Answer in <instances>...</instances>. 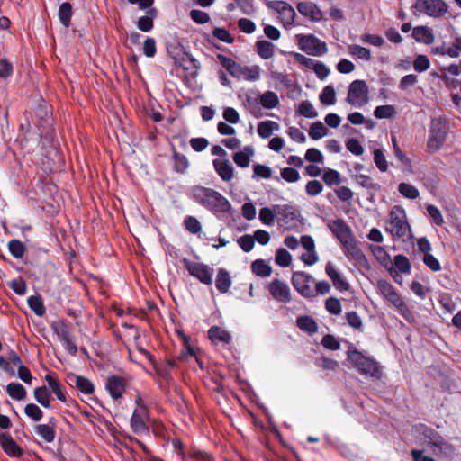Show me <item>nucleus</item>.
<instances>
[{
  "instance_id": "f257e3e1",
  "label": "nucleus",
  "mask_w": 461,
  "mask_h": 461,
  "mask_svg": "<svg viewBox=\"0 0 461 461\" xmlns=\"http://www.w3.org/2000/svg\"><path fill=\"white\" fill-rule=\"evenodd\" d=\"M193 199L200 205L206 208L212 213H226L228 212L231 205L228 199L224 197L220 192L196 185L192 189Z\"/></svg>"
},
{
  "instance_id": "f03ea898",
  "label": "nucleus",
  "mask_w": 461,
  "mask_h": 461,
  "mask_svg": "<svg viewBox=\"0 0 461 461\" xmlns=\"http://www.w3.org/2000/svg\"><path fill=\"white\" fill-rule=\"evenodd\" d=\"M294 288L304 298H314L330 292V285L327 281L316 282L308 273L303 271L294 272L291 278Z\"/></svg>"
},
{
  "instance_id": "7ed1b4c3",
  "label": "nucleus",
  "mask_w": 461,
  "mask_h": 461,
  "mask_svg": "<svg viewBox=\"0 0 461 461\" xmlns=\"http://www.w3.org/2000/svg\"><path fill=\"white\" fill-rule=\"evenodd\" d=\"M348 361L360 374L379 380L382 377V368L378 362L365 356L355 346L348 341Z\"/></svg>"
},
{
  "instance_id": "20e7f679",
  "label": "nucleus",
  "mask_w": 461,
  "mask_h": 461,
  "mask_svg": "<svg viewBox=\"0 0 461 461\" xmlns=\"http://www.w3.org/2000/svg\"><path fill=\"white\" fill-rule=\"evenodd\" d=\"M376 290L408 322L412 323L415 321L414 315L392 284L386 280L380 279L376 283Z\"/></svg>"
},
{
  "instance_id": "39448f33",
  "label": "nucleus",
  "mask_w": 461,
  "mask_h": 461,
  "mask_svg": "<svg viewBox=\"0 0 461 461\" xmlns=\"http://www.w3.org/2000/svg\"><path fill=\"white\" fill-rule=\"evenodd\" d=\"M416 428L417 431L428 439V443L430 445V448L435 455H442L445 457H448L454 453V447L447 443L433 429L429 428L424 424H420Z\"/></svg>"
},
{
  "instance_id": "423d86ee",
  "label": "nucleus",
  "mask_w": 461,
  "mask_h": 461,
  "mask_svg": "<svg viewBox=\"0 0 461 461\" xmlns=\"http://www.w3.org/2000/svg\"><path fill=\"white\" fill-rule=\"evenodd\" d=\"M386 231L396 238H404L411 232L405 211L401 206L396 205L391 210Z\"/></svg>"
},
{
  "instance_id": "0eeeda50",
  "label": "nucleus",
  "mask_w": 461,
  "mask_h": 461,
  "mask_svg": "<svg viewBox=\"0 0 461 461\" xmlns=\"http://www.w3.org/2000/svg\"><path fill=\"white\" fill-rule=\"evenodd\" d=\"M447 135V126L441 119H433L429 130V137L427 142L429 153H435L445 143Z\"/></svg>"
},
{
  "instance_id": "6e6552de",
  "label": "nucleus",
  "mask_w": 461,
  "mask_h": 461,
  "mask_svg": "<svg viewBox=\"0 0 461 461\" xmlns=\"http://www.w3.org/2000/svg\"><path fill=\"white\" fill-rule=\"evenodd\" d=\"M182 262L190 276L203 285H211L212 284L213 268L203 263L191 261L186 258H184Z\"/></svg>"
},
{
  "instance_id": "1a4fd4ad",
  "label": "nucleus",
  "mask_w": 461,
  "mask_h": 461,
  "mask_svg": "<svg viewBox=\"0 0 461 461\" xmlns=\"http://www.w3.org/2000/svg\"><path fill=\"white\" fill-rule=\"evenodd\" d=\"M412 8L430 17H441L447 12V5L443 0H417Z\"/></svg>"
},
{
  "instance_id": "9d476101",
  "label": "nucleus",
  "mask_w": 461,
  "mask_h": 461,
  "mask_svg": "<svg viewBox=\"0 0 461 461\" xmlns=\"http://www.w3.org/2000/svg\"><path fill=\"white\" fill-rule=\"evenodd\" d=\"M299 48L305 53L312 56H321L326 53L327 47L325 42L312 34L296 36Z\"/></svg>"
},
{
  "instance_id": "9b49d317",
  "label": "nucleus",
  "mask_w": 461,
  "mask_h": 461,
  "mask_svg": "<svg viewBox=\"0 0 461 461\" xmlns=\"http://www.w3.org/2000/svg\"><path fill=\"white\" fill-rule=\"evenodd\" d=\"M368 102V87L364 80L353 81L348 90V103L361 107Z\"/></svg>"
},
{
  "instance_id": "f8f14e48",
  "label": "nucleus",
  "mask_w": 461,
  "mask_h": 461,
  "mask_svg": "<svg viewBox=\"0 0 461 461\" xmlns=\"http://www.w3.org/2000/svg\"><path fill=\"white\" fill-rule=\"evenodd\" d=\"M266 5L279 14L280 21L285 28L294 24L296 14L290 4L285 1L275 0L267 1Z\"/></svg>"
},
{
  "instance_id": "ddd939ff",
  "label": "nucleus",
  "mask_w": 461,
  "mask_h": 461,
  "mask_svg": "<svg viewBox=\"0 0 461 461\" xmlns=\"http://www.w3.org/2000/svg\"><path fill=\"white\" fill-rule=\"evenodd\" d=\"M149 417L148 408L140 407V409H135L131 418V428L132 431L138 435H149Z\"/></svg>"
},
{
  "instance_id": "4468645a",
  "label": "nucleus",
  "mask_w": 461,
  "mask_h": 461,
  "mask_svg": "<svg viewBox=\"0 0 461 461\" xmlns=\"http://www.w3.org/2000/svg\"><path fill=\"white\" fill-rule=\"evenodd\" d=\"M267 291L276 302L286 303L292 300L290 287L285 282L278 278L273 279L268 284Z\"/></svg>"
},
{
  "instance_id": "2eb2a0df",
  "label": "nucleus",
  "mask_w": 461,
  "mask_h": 461,
  "mask_svg": "<svg viewBox=\"0 0 461 461\" xmlns=\"http://www.w3.org/2000/svg\"><path fill=\"white\" fill-rule=\"evenodd\" d=\"M128 383V378L113 375L107 378L105 388L113 400H119L123 396Z\"/></svg>"
},
{
  "instance_id": "dca6fc26",
  "label": "nucleus",
  "mask_w": 461,
  "mask_h": 461,
  "mask_svg": "<svg viewBox=\"0 0 461 461\" xmlns=\"http://www.w3.org/2000/svg\"><path fill=\"white\" fill-rule=\"evenodd\" d=\"M172 446L176 452L178 454V457L181 459L190 458L196 461H209L211 456L205 451L200 449H189L187 453L184 449V444L178 438L172 439Z\"/></svg>"
},
{
  "instance_id": "f3484780",
  "label": "nucleus",
  "mask_w": 461,
  "mask_h": 461,
  "mask_svg": "<svg viewBox=\"0 0 461 461\" xmlns=\"http://www.w3.org/2000/svg\"><path fill=\"white\" fill-rule=\"evenodd\" d=\"M298 12L311 22L317 23L322 20L323 14L320 7L313 2L303 1L297 4Z\"/></svg>"
},
{
  "instance_id": "a211bd4d",
  "label": "nucleus",
  "mask_w": 461,
  "mask_h": 461,
  "mask_svg": "<svg viewBox=\"0 0 461 461\" xmlns=\"http://www.w3.org/2000/svg\"><path fill=\"white\" fill-rule=\"evenodd\" d=\"M356 261V265L362 268H368V262L362 250L355 244L351 238V231L348 228V258Z\"/></svg>"
},
{
  "instance_id": "6ab92c4d",
  "label": "nucleus",
  "mask_w": 461,
  "mask_h": 461,
  "mask_svg": "<svg viewBox=\"0 0 461 461\" xmlns=\"http://www.w3.org/2000/svg\"><path fill=\"white\" fill-rule=\"evenodd\" d=\"M207 337L214 345L221 344L222 346H227L232 341L231 334L217 325H213L208 330Z\"/></svg>"
},
{
  "instance_id": "aec40b11",
  "label": "nucleus",
  "mask_w": 461,
  "mask_h": 461,
  "mask_svg": "<svg viewBox=\"0 0 461 461\" xmlns=\"http://www.w3.org/2000/svg\"><path fill=\"white\" fill-rule=\"evenodd\" d=\"M274 211L277 216V221L281 224H287L294 221L299 216L298 211L291 205H276Z\"/></svg>"
},
{
  "instance_id": "412c9836",
  "label": "nucleus",
  "mask_w": 461,
  "mask_h": 461,
  "mask_svg": "<svg viewBox=\"0 0 461 461\" xmlns=\"http://www.w3.org/2000/svg\"><path fill=\"white\" fill-rule=\"evenodd\" d=\"M213 167L219 176L224 182H229L233 178V167L228 159H214L212 161Z\"/></svg>"
},
{
  "instance_id": "4be33fe9",
  "label": "nucleus",
  "mask_w": 461,
  "mask_h": 461,
  "mask_svg": "<svg viewBox=\"0 0 461 461\" xmlns=\"http://www.w3.org/2000/svg\"><path fill=\"white\" fill-rule=\"evenodd\" d=\"M0 443L4 451L11 457H19L22 455L21 447L10 435L5 433L1 434Z\"/></svg>"
},
{
  "instance_id": "5701e85b",
  "label": "nucleus",
  "mask_w": 461,
  "mask_h": 461,
  "mask_svg": "<svg viewBox=\"0 0 461 461\" xmlns=\"http://www.w3.org/2000/svg\"><path fill=\"white\" fill-rule=\"evenodd\" d=\"M217 59L221 65L228 71V73L237 79L239 73L241 70V65L237 63L233 59L227 57L223 54H218Z\"/></svg>"
},
{
  "instance_id": "b1692460",
  "label": "nucleus",
  "mask_w": 461,
  "mask_h": 461,
  "mask_svg": "<svg viewBox=\"0 0 461 461\" xmlns=\"http://www.w3.org/2000/svg\"><path fill=\"white\" fill-rule=\"evenodd\" d=\"M231 283L230 273L225 268H220L215 279V286L217 290L221 294H225L230 290Z\"/></svg>"
},
{
  "instance_id": "393cba45",
  "label": "nucleus",
  "mask_w": 461,
  "mask_h": 461,
  "mask_svg": "<svg viewBox=\"0 0 461 461\" xmlns=\"http://www.w3.org/2000/svg\"><path fill=\"white\" fill-rule=\"evenodd\" d=\"M412 37L424 44H431L434 41L432 30L427 26H417L412 30Z\"/></svg>"
},
{
  "instance_id": "a878e982",
  "label": "nucleus",
  "mask_w": 461,
  "mask_h": 461,
  "mask_svg": "<svg viewBox=\"0 0 461 461\" xmlns=\"http://www.w3.org/2000/svg\"><path fill=\"white\" fill-rule=\"evenodd\" d=\"M328 227L340 241L343 248H346V223L344 221L341 219L330 221L328 222Z\"/></svg>"
},
{
  "instance_id": "bb28decb",
  "label": "nucleus",
  "mask_w": 461,
  "mask_h": 461,
  "mask_svg": "<svg viewBox=\"0 0 461 461\" xmlns=\"http://www.w3.org/2000/svg\"><path fill=\"white\" fill-rule=\"evenodd\" d=\"M261 69L259 66H242L241 70L237 77L238 80H246L249 82L257 81L260 77Z\"/></svg>"
},
{
  "instance_id": "cd10ccee",
  "label": "nucleus",
  "mask_w": 461,
  "mask_h": 461,
  "mask_svg": "<svg viewBox=\"0 0 461 461\" xmlns=\"http://www.w3.org/2000/svg\"><path fill=\"white\" fill-rule=\"evenodd\" d=\"M253 155V148L250 146H246L242 150L238 151L233 155V161L240 167H248L249 165L250 158Z\"/></svg>"
},
{
  "instance_id": "c85d7f7f",
  "label": "nucleus",
  "mask_w": 461,
  "mask_h": 461,
  "mask_svg": "<svg viewBox=\"0 0 461 461\" xmlns=\"http://www.w3.org/2000/svg\"><path fill=\"white\" fill-rule=\"evenodd\" d=\"M50 327L59 341L64 340L72 335L70 327L63 320H56L52 321Z\"/></svg>"
},
{
  "instance_id": "c756f323",
  "label": "nucleus",
  "mask_w": 461,
  "mask_h": 461,
  "mask_svg": "<svg viewBox=\"0 0 461 461\" xmlns=\"http://www.w3.org/2000/svg\"><path fill=\"white\" fill-rule=\"evenodd\" d=\"M259 104L265 109L271 110L279 105L278 95L273 91H266L258 95Z\"/></svg>"
},
{
  "instance_id": "7c9ffc66",
  "label": "nucleus",
  "mask_w": 461,
  "mask_h": 461,
  "mask_svg": "<svg viewBox=\"0 0 461 461\" xmlns=\"http://www.w3.org/2000/svg\"><path fill=\"white\" fill-rule=\"evenodd\" d=\"M325 272L338 290H346V282L341 278L340 274L336 270L332 263H327Z\"/></svg>"
},
{
  "instance_id": "2f4dec72",
  "label": "nucleus",
  "mask_w": 461,
  "mask_h": 461,
  "mask_svg": "<svg viewBox=\"0 0 461 461\" xmlns=\"http://www.w3.org/2000/svg\"><path fill=\"white\" fill-rule=\"evenodd\" d=\"M296 325L301 330L309 334H314L318 330L317 322L311 316H299L296 319Z\"/></svg>"
},
{
  "instance_id": "473e14b6",
  "label": "nucleus",
  "mask_w": 461,
  "mask_h": 461,
  "mask_svg": "<svg viewBox=\"0 0 461 461\" xmlns=\"http://www.w3.org/2000/svg\"><path fill=\"white\" fill-rule=\"evenodd\" d=\"M173 169L180 174H183L186 171L187 167H189V162L187 160V158L178 152L176 148H173Z\"/></svg>"
},
{
  "instance_id": "72a5a7b5",
  "label": "nucleus",
  "mask_w": 461,
  "mask_h": 461,
  "mask_svg": "<svg viewBox=\"0 0 461 461\" xmlns=\"http://www.w3.org/2000/svg\"><path fill=\"white\" fill-rule=\"evenodd\" d=\"M71 379L75 383L76 388L82 393L91 394L94 393L95 386L89 379L80 375H73Z\"/></svg>"
},
{
  "instance_id": "f704fd0d",
  "label": "nucleus",
  "mask_w": 461,
  "mask_h": 461,
  "mask_svg": "<svg viewBox=\"0 0 461 461\" xmlns=\"http://www.w3.org/2000/svg\"><path fill=\"white\" fill-rule=\"evenodd\" d=\"M35 432L46 442L50 443L55 438V426L50 424H39L35 427Z\"/></svg>"
},
{
  "instance_id": "c9c22d12",
  "label": "nucleus",
  "mask_w": 461,
  "mask_h": 461,
  "mask_svg": "<svg viewBox=\"0 0 461 461\" xmlns=\"http://www.w3.org/2000/svg\"><path fill=\"white\" fill-rule=\"evenodd\" d=\"M278 123L274 121H263L258 124L257 131L261 138L267 139L272 135L273 131L278 130Z\"/></svg>"
},
{
  "instance_id": "e433bc0d",
  "label": "nucleus",
  "mask_w": 461,
  "mask_h": 461,
  "mask_svg": "<svg viewBox=\"0 0 461 461\" xmlns=\"http://www.w3.org/2000/svg\"><path fill=\"white\" fill-rule=\"evenodd\" d=\"M252 272L260 277H267L272 273L271 267L263 259H257L251 264Z\"/></svg>"
},
{
  "instance_id": "4c0bfd02",
  "label": "nucleus",
  "mask_w": 461,
  "mask_h": 461,
  "mask_svg": "<svg viewBox=\"0 0 461 461\" xmlns=\"http://www.w3.org/2000/svg\"><path fill=\"white\" fill-rule=\"evenodd\" d=\"M34 397H35V400L41 406H43L45 408L50 407L51 393L45 385L36 387L34 389Z\"/></svg>"
},
{
  "instance_id": "58836bf2",
  "label": "nucleus",
  "mask_w": 461,
  "mask_h": 461,
  "mask_svg": "<svg viewBox=\"0 0 461 461\" xmlns=\"http://www.w3.org/2000/svg\"><path fill=\"white\" fill-rule=\"evenodd\" d=\"M371 250L375 258L379 261V263L384 267H389L392 266V260L387 253V251L381 246L374 245L371 246Z\"/></svg>"
},
{
  "instance_id": "ea45409f",
  "label": "nucleus",
  "mask_w": 461,
  "mask_h": 461,
  "mask_svg": "<svg viewBox=\"0 0 461 461\" xmlns=\"http://www.w3.org/2000/svg\"><path fill=\"white\" fill-rule=\"evenodd\" d=\"M58 14L61 24L68 28L71 23L72 5L68 2L62 3L59 5Z\"/></svg>"
},
{
  "instance_id": "a19ab883",
  "label": "nucleus",
  "mask_w": 461,
  "mask_h": 461,
  "mask_svg": "<svg viewBox=\"0 0 461 461\" xmlns=\"http://www.w3.org/2000/svg\"><path fill=\"white\" fill-rule=\"evenodd\" d=\"M256 49L258 56L264 59H268L274 55V45L267 41H257Z\"/></svg>"
},
{
  "instance_id": "79ce46f5",
  "label": "nucleus",
  "mask_w": 461,
  "mask_h": 461,
  "mask_svg": "<svg viewBox=\"0 0 461 461\" xmlns=\"http://www.w3.org/2000/svg\"><path fill=\"white\" fill-rule=\"evenodd\" d=\"M9 396L16 401L23 400L26 396L25 388L19 383H10L6 386Z\"/></svg>"
},
{
  "instance_id": "37998d69",
  "label": "nucleus",
  "mask_w": 461,
  "mask_h": 461,
  "mask_svg": "<svg viewBox=\"0 0 461 461\" xmlns=\"http://www.w3.org/2000/svg\"><path fill=\"white\" fill-rule=\"evenodd\" d=\"M349 53L359 59L370 61L372 59L370 50L360 45L353 44L348 46Z\"/></svg>"
},
{
  "instance_id": "c03bdc74",
  "label": "nucleus",
  "mask_w": 461,
  "mask_h": 461,
  "mask_svg": "<svg viewBox=\"0 0 461 461\" xmlns=\"http://www.w3.org/2000/svg\"><path fill=\"white\" fill-rule=\"evenodd\" d=\"M183 225L186 231L194 235H199L202 231V225L194 216H186Z\"/></svg>"
},
{
  "instance_id": "a18cd8bd",
  "label": "nucleus",
  "mask_w": 461,
  "mask_h": 461,
  "mask_svg": "<svg viewBox=\"0 0 461 461\" xmlns=\"http://www.w3.org/2000/svg\"><path fill=\"white\" fill-rule=\"evenodd\" d=\"M393 268L403 274H409L411 271V264L407 257L403 255H396L393 259Z\"/></svg>"
},
{
  "instance_id": "49530a36",
  "label": "nucleus",
  "mask_w": 461,
  "mask_h": 461,
  "mask_svg": "<svg viewBox=\"0 0 461 461\" xmlns=\"http://www.w3.org/2000/svg\"><path fill=\"white\" fill-rule=\"evenodd\" d=\"M45 380L48 383L49 386L51 388L53 393L57 396V398L65 402L67 401L65 393L61 390V386L59 383L57 381L55 377L51 375H46Z\"/></svg>"
},
{
  "instance_id": "de8ad7c7",
  "label": "nucleus",
  "mask_w": 461,
  "mask_h": 461,
  "mask_svg": "<svg viewBox=\"0 0 461 461\" xmlns=\"http://www.w3.org/2000/svg\"><path fill=\"white\" fill-rule=\"evenodd\" d=\"M327 133H328V129L320 121L312 123L310 130H309V136L312 140H320L322 137L326 136Z\"/></svg>"
},
{
  "instance_id": "09e8293b",
  "label": "nucleus",
  "mask_w": 461,
  "mask_h": 461,
  "mask_svg": "<svg viewBox=\"0 0 461 461\" xmlns=\"http://www.w3.org/2000/svg\"><path fill=\"white\" fill-rule=\"evenodd\" d=\"M320 101L324 105H332L336 102V94L333 86H325L321 95Z\"/></svg>"
},
{
  "instance_id": "8fccbe9b",
  "label": "nucleus",
  "mask_w": 461,
  "mask_h": 461,
  "mask_svg": "<svg viewBox=\"0 0 461 461\" xmlns=\"http://www.w3.org/2000/svg\"><path fill=\"white\" fill-rule=\"evenodd\" d=\"M275 261L279 267H286L292 262V256L285 249L280 248L276 251Z\"/></svg>"
},
{
  "instance_id": "3c124183",
  "label": "nucleus",
  "mask_w": 461,
  "mask_h": 461,
  "mask_svg": "<svg viewBox=\"0 0 461 461\" xmlns=\"http://www.w3.org/2000/svg\"><path fill=\"white\" fill-rule=\"evenodd\" d=\"M348 121H349L352 124H365L366 128L373 129L375 127V122L370 119H365V117L360 113H352L348 114Z\"/></svg>"
},
{
  "instance_id": "603ef678",
  "label": "nucleus",
  "mask_w": 461,
  "mask_h": 461,
  "mask_svg": "<svg viewBox=\"0 0 461 461\" xmlns=\"http://www.w3.org/2000/svg\"><path fill=\"white\" fill-rule=\"evenodd\" d=\"M398 191L402 196L411 200L418 198L420 194L416 187L407 183H401Z\"/></svg>"
},
{
  "instance_id": "864d4df0",
  "label": "nucleus",
  "mask_w": 461,
  "mask_h": 461,
  "mask_svg": "<svg viewBox=\"0 0 461 461\" xmlns=\"http://www.w3.org/2000/svg\"><path fill=\"white\" fill-rule=\"evenodd\" d=\"M297 113L299 115L306 118H315L318 113L313 105L307 100L303 101L298 107Z\"/></svg>"
},
{
  "instance_id": "5fc2aeb1",
  "label": "nucleus",
  "mask_w": 461,
  "mask_h": 461,
  "mask_svg": "<svg viewBox=\"0 0 461 461\" xmlns=\"http://www.w3.org/2000/svg\"><path fill=\"white\" fill-rule=\"evenodd\" d=\"M28 305L38 316H42L45 312V307L42 300L39 296L32 295L28 298Z\"/></svg>"
},
{
  "instance_id": "6e6d98bb",
  "label": "nucleus",
  "mask_w": 461,
  "mask_h": 461,
  "mask_svg": "<svg viewBox=\"0 0 461 461\" xmlns=\"http://www.w3.org/2000/svg\"><path fill=\"white\" fill-rule=\"evenodd\" d=\"M8 249H9L11 255L13 257H14L15 258H23L24 251H25L24 245L23 244L22 241H20L18 240H10L8 243Z\"/></svg>"
},
{
  "instance_id": "4d7b16f0",
  "label": "nucleus",
  "mask_w": 461,
  "mask_h": 461,
  "mask_svg": "<svg viewBox=\"0 0 461 461\" xmlns=\"http://www.w3.org/2000/svg\"><path fill=\"white\" fill-rule=\"evenodd\" d=\"M395 114L393 105H380L375 109L374 115L378 119L392 118Z\"/></svg>"
},
{
  "instance_id": "13d9d810",
  "label": "nucleus",
  "mask_w": 461,
  "mask_h": 461,
  "mask_svg": "<svg viewBox=\"0 0 461 461\" xmlns=\"http://www.w3.org/2000/svg\"><path fill=\"white\" fill-rule=\"evenodd\" d=\"M24 413L33 421L41 420L43 413L40 407L34 403H29L24 408Z\"/></svg>"
},
{
  "instance_id": "bf43d9fd",
  "label": "nucleus",
  "mask_w": 461,
  "mask_h": 461,
  "mask_svg": "<svg viewBox=\"0 0 461 461\" xmlns=\"http://www.w3.org/2000/svg\"><path fill=\"white\" fill-rule=\"evenodd\" d=\"M374 161L378 169L382 172H386L388 169V164L385 159V156L382 149H376L374 150Z\"/></svg>"
},
{
  "instance_id": "052dcab7",
  "label": "nucleus",
  "mask_w": 461,
  "mask_h": 461,
  "mask_svg": "<svg viewBox=\"0 0 461 461\" xmlns=\"http://www.w3.org/2000/svg\"><path fill=\"white\" fill-rule=\"evenodd\" d=\"M237 243L244 252L251 251L255 245L254 238L249 234L240 236Z\"/></svg>"
},
{
  "instance_id": "680f3d73",
  "label": "nucleus",
  "mask_w": 461,
  "mask_h": 461,
  "mask_svg": "<svg viewBox=\"0 0 461 461\" xmlns=\"http://www.w3.org/2000/svg\"><path fill=\"white\" fill-rule=\"evenodd\" d=\"M322 179L327 185H337L340 183L339 173L334 169L326 170L323 174Z\"/></svg>"
},
{
  "instance_id": "e2e57ef3",
  "label": "nucleus",
  "mask_w": 461,
  "mask_h": 461,
  "mask_svg": "<svg viewBox=\"0 0 461 461\" xmlns=\"http://www.w3.org/2000/svg\"><path fill=\"white\" fill-rule=\"evenodd\" d=\"M325 309L333 315H339L341 312V303L335 297H330L325 302Z\"/></svg>"
},
{
  "instance_id": "0e129e2a",
  "label": "nucleus",
  "mask_w": 461,
  "mask_h": 461,
  "mask_svg": "<svg viewBox=\"0 0 461 461\" xmlns=\"http://www.w3.org/2000/svg\"><path fill=\"white\" fill-rule=\"evenodd\" d=\"M276 212L274 209L264 207L259 211V220L266 225H272L275 221Z\"/></svg>"
},
{
  "instance_id": "69168bd1",
  "label": "nucleus",
  "mask_w": 461,
  "mask_h": 461,
  "mask_svg": "<svg viewBox=\"0 0 461 461\" xmlns=\"http://www.w3.org/2000/svg\"><path fill=\"white\" fill-rule=\"evenodd\" d=\"M321 343L323 348L329 350H338L340 348V342L330 334L323 336Z\"/></svg>"
},
{
  "instance_id": "338daca9",
  "label": "nucleus",
  "mask_w": 461,
  "mask_h": 461,
  "mask_svg": "<svg viewBox=\"0 0 461 461\" xmlns=\"http://www.w3.org/2000/svg\"><path fill=\"white\" fill-rule=\"evenodd\" d=\"M281 177L288 183H294L300 179V175L299 172L293 167H285L281 170Z\"/></svg>"
},
{
  "instance_id": "774afa93",
  "label": "nucleus",
  "mask_w": 461,
  "mask_h": 461,
  "mask_svg": "<svg viewBox=\"0 0 461 461\" xmlns=\"http://www.w3.org/2000/svg\"><path fill=\"white\" fill-rule=\"evenodd\" d=\"M212 35L226 43H232L234 41L233 36L224 28L217 27L212 31Z\"/></svg>"
}]
</instances>
